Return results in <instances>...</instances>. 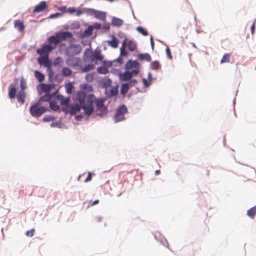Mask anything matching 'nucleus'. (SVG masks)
Listing matches in <instances>:
<instances>
[{
	"label": "nucleus",
	"instance_id": "f257e3e1",
	"mask_svg": "<svg viewBox=\"0 0 256 256\" xmlns=\"http://www.w3.org/2000/svg\"><path fill=\"white\" fill-rule=\"evenodd\" d=\"M126 68L128 70L120 75L121 80L124 81L130 80L138 73L139 63L136 60H129L126 64Z\"/></svg>",
	"mask_w": 256,
	"mask_h": 256
},
{
	"label": "nucleus",
	"instance_id": "f03ea898",
	"mask_svg": "<svg viewBox=\"0 0 256 256\" xmlns=\"http://www.w3.org/2000/svg\"><path fill=\"white\" fill-rule=\"evenodd\" d=\"M104 100L103 98H98L94 100L96 114L98 116H102L108 112V108L104 106Z\"/></svg>",
	"mask_w": 256,
	"mask_h": 256
},
{
	"label": "nucleus",
	"instance_id": "7ed1b4c3",
	"mask_svg": "<svg viewBox=\"0 0 256 256\" xmlns=\"http://www.w3.org/2000/svg\"><path fill=\"white\" fill-rule=\"evenodd\" d=\"M41 104L38 102L32 104L30 108V112L31 115L34 117H40L42 114L47 110V108L44 106H40Z\"/></svg>",
	"mask_w": 256,
	"mask_h": 256
},
{
	"label": "nucleus",
	"instance_id": "20e7f679",
	"mask_svg": "<svg viewBox=\"0 0 256 256\" xmlns=\"http://www.w3.org/2000/svg\"><path fill=\"white\" fill-rule=\"evenodd\" d=\"M128 109L124 105L120 106L116 110L114 116L115 122H119L125 119L124 114L127 113Z\"/></svg>",
	"mask_w": 256,
	"mask_h": 256
},
{
	"label": "nucleus",
	"instance_id": "39448f33",
	"mask_svg": "<svg viewBox=\"0 0 256 256\" xmlns=\"http://www.w3.org/2000/svg\"><path fill=\"white\" fill-rule=\"evenodd\" d=\"M84 102V99L82 98L80 100L81 108L86 115L90 116L94 111L93 102L92 100L88 101L86 103Z\"/></svg>",
	"mask_w": 256,
	"mask_h": 256
},
{
	"label": "nucleus",
	"instance_id": "423d86ee",
	"mask_svg": "<svg viewBox=\"0 0 256 256\" xmlns=\"http://www.w3.org/2000/svg\"><path fill=\"white\" fill-rule=\"evenodd\" d=\"M82 50V47L80 44H71L66 50V54L68 56H73L80 54Z\"/></svg>",
	"mask_w": 256,
	"mask_h": 256
},
{
	"label": "nucleus",
	"instance_id": "0eeeda50",
	"mask_svg": "<svg viewBox=\"0 0 256 256\" xmlns=\"http://www.w3.org/2000/svg\"><path fill=\"white\" fill-rule=\"evenodd\" d=\"M38 62L40 65L50 70L52 66V62L48 59V56H41L38 58Z\"/></svg>",
	"mask_w": 256,
	"mask_h": 256
},
{
	"label": "nucleus",
	"instance_id": "6e6552de",
	"mask_svg": "<svg viewBox=\"0 0 256 256\" xmlns=\"http://www.w3.org/2000/svg\"><path fill=\"white\" fill-rule=\"evenodd\" d=\"M53 50L52 46L49 44H45L41 48L38 49L36 52L41 56H48V54Z\"/></svg>",
	"mask_w": 256,
	"mask_h": 256
},
{
	"label": "nucleus",
	"instance_id": "1a4fd4ad",
	"mask_svg": "<svg viewBox=\"0 0 256 256\" xmlns=\"http://www.w3.org/2000/svg\"><path fill=\"white\" fill-rule=\"evenodd\" d=\"M83 59L86 62H93L94 61V52H92L90 48L86 49L84 55Z\"/></svg>",
	"mask_w": 256,
	"mask_h": 256
},
{
	"label": "nucleus",
	"instance_id": "9d476101",
	"mask_svg": "<svg viewBox=\"0 0 256 256\" xmlns=\"http://www.w3.org/2000/svg\"><path fill=\"white\" fill-rule=\"evenodd\" d=\"M56 34L60 42L72 37V34L69 32H60Z\"/></svg>",
	"mask_w": 256,
	"mask_h": 256
},
{
	"label": "nucleus",
	"instance_id": "9b49d317",
	"mask_svg": "<svg viewBox=\"0 0 256 256\" xmlns=\"http://www.w3.org/2000/svg\"><path fill=\"white\" fill-rule=\"evenodd\" d=\"M48 44L52 46L54 49L60 41L56 34L54 36H52L48 38Z\"/></svg>",
	"mask_w": 256,
	"mask_h": 256
},
{
	"label": "nucleus",
	"instance_id": "f8f14e48",
	"mask_svg": "<svg viewBox=\"0 0 256 256\" xmlns=\"http://www.w3.org/2000/svg\"><path fill=\"white\" fill-rule=\"evenodd\" d=\"M80 62V59L78 58H69L66 60V64L72 67L78 66Z\"/></svg>",
	"mask_w": 256,
	"mask_h": 256
},
{
	"label": "nucleus",
	"instance_id": "ddd939ff",
	"mask_svg": "<svg viewBox=\"0 0 256 256\" xmlns=\"http://www.w3.org/2000/svg\"><path fill=\"white\" fill-rule=\"evenodd\" d=\"M14 27L18 29L20 32H23L24 30V22L20 20H15L14 22Z\"/></svg>",
	"mask_w": 256,
	"mask_h": 256
},
{
	"label": "nucleus",
	"instance_id": "4468645a",
	"mask_svg": "<svg viewBox=\"0 0 256 256\" xmlns=\"http://www.w3.org/2000/svg\"><path fill=\"white\" fill-rule=\"evenodd\" d=\"M47 6L46 4L44 1L41 2L36 6L33 10L34 13L39 12L43 10Z\"/></svg>",
	"mask_w": 256,
	"mask_h": 256
},
{
	"label": "nucleus",
	"instance_id": "2eb2a0df",
	"mask_svg": "<svg viewBox=\"0 0 256 256\" xmlns=\"http://www.w3.org/2000/svg\"><path fill=\"white\" fill-rule=\"evenodd\" d=\"M112 40H111L107 41V43L112 48H117L118 46V40L114 36H112Z\"/></svg>",
	"mask_w": 256,
	"mask_h": 256
},
{
	"label": "nucleus",
	"instance_id": "dca6fc26",
	"mask_svg": "<svg viewBox=\"0 0 256 256\" xmlns=\"http://www.w3.org/2000/svg\"><path fill=\"white\" fill-rule=\"evenodd\" d=\"M16 89L12 84H10L8 88V96L10 98H14L16 96Z\"/></svg>",
	"mask_w": 256,
	"mask_h": 256
},
{
	"label": "nucleus",
	"instance_id": "f3484780",
	"mask_svg": "<svg viewBox=\"0 0 256 256\" xmlns=\"http://www.w3.org/2000/svg\"><path fill=\"white\" fill-rule=\"evenodd\" d=\"M95 18L98 19L104 20L106 19V14L105 12L96 10L94 14V15Z\"/></svg>",
	"mask_w": 256,
	"mask_h": 256
},
{
	"label": "nucleus",
	"instance_id": "a211bd4d",
	"mask_svg": "<svg viewBox=\"0 0 256 256\" xmlns=\"http://www.w3.org/2000/svg\"><path fill=\"white\" fill-rule=\"evenodd\" d=\"M123 24V20L119 18L114 17L112 20V24L115 26H120Z\"/></svg>",
	"mask_w": 256,
	"mask_h": 256
},
{
	"label": "nucleus",
	"instance_id": "6ab92c4d",
	"mask_svg": "<svg viewBox=\"0 0 256 256\" xmlns=\"http://www.w3.org/2000/svg\"><path fill=\"white\" fill-rule=\"evenodd\" d=\"M57 100L60 102L62 105H68L70 102V98H64L62 95L58 96Z\"/></svg>",
	"mask_w": 256,
	"mask_h": 256
},
{
	"label": "nucleus",
	"instance_id": "aec40b11",
	"mask_svg": "<svg viewBox=\"0 0 256 256\" xmlns=\"http://www.w3.org/2000/svg\"><path fill=\"white\" fill-rule=\"evenodd\" d=\"M26 98L25 92L24 90H20L18 92L17 99L18 102L23 104Z\"/></svg>",
	"mask_w": 256,
	"mask_h": 256
},
{
	"label": "nucleus",
	"instance_id": "412c9836",
	"mask_svg": "<svg viewBox=\"0 0 256 256\" xmlns=\"http://www.w3.org/2000/svg\"><path fill=\"white\" fill-rule=\"evenodd\" d=\"M138 59L140 60H146L148 62L151 61V56L148 53L140 54L138 56Z\"/></svg>",
	"mask_w": 256,
	"mask_h": 256
},
{
	"label": "nucleus",
	"instance_id": "4be33fe9",
	"mask_svg": "<svg viewBox=\"0 0 256 256\" xmlns=\"http://www.w3.org/2000/svg\"><path fill=\"white\" fill-rule=\"evenodd\" d=\"M94 67H95L94 64H90L86 65L84 67H81L80 70L82 72H86L90 70H94Z\"/></svg>",
	"mask_w": 256,
	"mask_h": 256
},
{
	"label": "nucleus",
	"instance_id": "5701e85b",
	"mask_svg": "<svg viewBox=\"0 0 256 256\" xmlns=\"http://www.w3.org/2000/svg\"><path fill=\"white\" fill-rule=\"evenodd\" d=\"M80 108H82L80 105L79 106L78 104L73 105L70 107V113L72 114H75L76 112L80 111Z\"/></svg>",
	"mask_w": 256,
	"mask_h": 256
},
{
	"label": "nucleus",
	"instance_id": "b1692460",
	"mask_svg": "<svg viewBox=\"0 0 256 256\" xmlns=\"http://www.w3.org/2000/svg\"><path fill=\"white\" fill-rule=\"evenodd\" d=\"M34 76L40 82H42L44 80V74L38 70L34 72Z\"/></svg>",
	"mask_w": 256,
	"mask_h": 256
},
{
	"label": "nucleus",
	"instance_id": "393cba45",
	"mask_svg": "<svg viewBox=\"0 0 256 256\" xmlns=\"http://www.w3.org/2000/svg\"><path fill=\"white\" fill-rule=\"evenodd\" d=\"M256 214V206L252 208L247 211V215L252 218H254Z\"/></svg>",
	"mask_w": 256,
	"mask_h": 256
},
{
	"label": "nucleus",
	"instance_id": "a878e982",
	"mask_svg": "<svg viewBox=\"0 0 256 256\" xmlns=\"http://www.w3.org/2000/svg\"><path fill=\"white\" fill-rule=\"evenodd\" d=\"M41 88L42 91L47 94H50L49 92L52 88V86L50 84H42Z\"/></svg>",
	"mask_w": 256,
	"mask_h": 256
},
{
	"label": "nucleus",
	"instance_id": "bb28decb",
	"mask_svg": "<svg viewBox=\"0 0 256 256\" xmlns=\"http://www.w3.org/2000/svg\"><path fill=\"white\" fill-rule=\"evenodd\" d=\"M52 98V96L50 94H46L42 96L38 100L40 104L42 102H50Z\"/></svg>",
	"mask_w": 256,
	"mask_h": 256
},
{
	"label": "nucleus",
	"instance_id": "cd10ccee",
	"mask_svg": "<svg viewBox=\"0 0 256 256\" xmlns=\"http://www.w3.org/2000/svg\"><path fill=\"white\" fill-rule=\"evenodd\" d=\"M129 86L128 84L127 83L123 84L121 86V90H120V92L122 94H126L128 90H129Z\"/></svg>",
	"mask_w": 256,
	"mask_h": 256
},
{
	"label": "nucleus",
	"instance_id": "c85d7f7f",
	"mask_svg": "<svg viewBox=\"0 0 256 256\" xmlns=\"http://www.w3.org/2000/svg\"><path fill=\"white\" fill-rule=\"evenodd\" d=\"M94 60H102L103 59V56L101 54L100 50H95L94 52Z\"/></svg>",
	"mask_w": 256,
	"mask_h": 256
},
{
	"label": "nucleus",
	"instance_id": "c756f323",
	"mask_svg": "<svg viewBox=\"0 0 256 256\" xmlns=\"http://www.w3.org/2000/svg\"><path fill=\"white\" fill-rule=\"evenodd\" d=\"M62 74L64 76H68L72 74V71L67 67H64L62 70Z\"/></svg>",
	"mask_w": 256,
	"mask_h": 256
},
{
	"label": "nucleus",
	"instance_id": "7c9ffc66",
	"mask_svg": "<svg viewBox=\"0 0 256 256\" xmlns=\"http://www.w3.org/2000/svg\"><path fill=\"white\" fill-rule=\"evenodd\" d=\"M126 40L125 39L122 44V46L120 48V55L122 56H126L127 55V52L125 50L126 45Z\"/></svg>",
	"mask_w": 256,
	"mask_h": 256
},
{
	"label": "nucleus",
	"instance_id": "2f4dec72",
	"mask_svg": "<svg viewBox=\"0 0 256 256\" xmlns=\"http://www.w3.org/2000/svg\"><path fill=\"white\" fill-rule=\"evenodd\" d=\"M128 45L130 51H134L136 48V44L134 41L130 40L128 42Z\"/></svg>",
	"mask_w": 256,
	"mask_h": 256
},
{
	"label": "nucleus",
	"instance_id": "473e14b6",
	"mask_svg": "<svg viewBox=\"0 0 256 256\" xmlns=\"http://www.w3.org/2000/svg\"><path fill=\"white\" fill-rule=\"evenodd\" d=\"M230 54H224L220 60V63L229 62H230Z\"/></svg>",
	"mask_w": 256,
	"mask_h": 256
},
{
	"label": "nucleus",
	"instance_id": "72a5a7b5",
	"mask_svg": "<svg viewBox=\"0 0 256 256\" xmlns=\"http://www.w3.org/2000/svg\"><path fill=\"white\" fill-rule=\"evenodd\" d=\"M50 107L54 111H58L60 110V106L54 102H50Z\"/></svg>",
	"mask_w": 256,
	"mask_h": 256
},
{
	"label": "nucleus",
	"instance_id": "f704fd0d",
	"mask_svg": "<svg viewBox=\"0 0 256 256\" xmlns=\"http://www.w3.org/2000/svg\"><path fill=\"white\" fill-rule=\"evenodd\" d=\"M97 72L99 74H106L108 72V70L106 67L100 66L97 68Z\"/></svg>",
	"mask_w": 256,
	"mask_h": 256
},
{
	"label": "nucleus",
	"instance_id": "c9c22d12",
	"mask_svg": "<svg viewBox=\"0 0 256 256\" xmlns=\"http://www.w3.org/2000/svg\"><path fill=\"white\" fill-rule=\"evenodd\" d=\"M136 30L144 36H146L148 35V32L147 30L142 27L138 26Z\"/></svg>",
	"mask_w": 256,
	"mask_h": 256
},
{
	"label": "nucleus",
	"instance_id": "e433bc0d",
	"mask_svg": "<svg viewBox=\"0 0 256 256\" xmlns=\"http://www.w3.org/2000/svg\"><path fill=\"white\" fill-rule=\"evenodd\" d=\"M152 66L154 70H158L160 68V64L158 62L154 61L152 64Z\"/></svg>",
	"mask_w": 256,
	"mask_h": 256
},
{
	"label": "nucleus",
	"instance_id": "4c0bfd02",
	"mask_svg": "<svg viewBox=\"0 0 256 256\" xmlns=\"http://www.w3.org/2000/svg\"><path fill=\"white\" fill-rule=\"evenodd\" d=\"M26 84L24 80L22 78L20 80V88L21 90H24L26 88Z\"/></svg>",
	"mask_w": 256,
	"mask_h": 256
},
{
	"label": "nucleus",
	"instance_id": "58836bf2",
	"mask_svg": "<svg viewBox=\"0 0 256 256\" xmlns=\"http://www.w3.org/2000/svg\"><path fill=\"white\" fill-rule=\"evenodd\" d=\"M55 119H56V118L53 116H46L44 118L43 120L44 122H50V121L54 120Z\"/></svg>",
	"mask_w": 256,
	"mask_h": 256
},
{
	"label": "nucleus",
	"instance_id": "ea45409f",
	"mask_svg": "<svg viewBox=\"0 0 256 256\" xmlns=\"http://www.w3.org/2000/svg\"><path fill=\"white\" fill-rule=\"evenodd\" d=\"M66 88L67 92L68 94H70L73 88L72 84H68L66 86Z\"/></svg>",
	"mask_w": 256,
	"mask_h": 256
},
{
	"label": "nucleus",
	"instance_id": "a19ab883",
	"mask_svg": "<svg viewBox=\"0 0 256 256\" xmlns=\"http://www.w3.org/2000/svg\"><path fill=\"white\" fill-rule=\"evenodd\" d=\"M166 51L168 58L170 60H172V55L170 49L169 48L168 46H167Z\"/></svg>",
	"mask_w": 256,
	"mask_h": 256
},
{
	"label": "nucleus",
	"instance_id": "79ce46f5",
	"mask_svg": "<svg viewBox=\"0 0 256 256\" xmlns=\"http://www.w3.org/2000/svg\"><path fill=\"white\" fill-rule=\"evenodd\" d=\"M86 79L88 82H91L94 80V76L92 74H88L86 76Z\"/></svg>",
	"mask_w": 256,
	"mask_h": 256
},
{
	"label": "nucleus",
	"instance_id": "37998d69",
	"mask_svg": "<svg viewBox=\"0 0 256 256\" xmlns=\"http://www.w3.org/2000/svg\"><path fill=\"white\" fill-rule=\"evenodd\" d=\"M84 10H85L86 13L89 14L90 15H92V16L94 15V12H96L95 10H94L92 8H86V9L84 8Z\"/></svg>",
	"mask_w": 256,
	"mask_h": 256
},
{
	"label": "nucleus",
	"instance_id": "c03bdc74",
	"mask_svg": "<svg viewBox=\"0 0 256 256\" xmlns=\"http://www.w3.org/2000/svg\"><path fill=\"white\" fill-rule=\"evenodd\" d=\"M98 202H99V200H96L92 202V201H89L88 202V208L92 206H93L98 204Z\"/></svg>",
	"mask_w": 256,
	"mask_h": 256
},
{
	"label": "nucleus",
	"instance_id": "a18cd8bd",
	"mask_svg": "<svg viewBox=\"0 0 256 256\" xmlns=\"http://www.w3.org/2000/svg\"><path fill=\"white\" fill-rule=\"evenodd\" d=\"M34 229H31L30 230L27 231L26 234L27 236L32 237L34 236Z\"/></svg>",
	"mask_w": 256,
	"mask_h": 256
},
{
	"label": "nucleus",
	"instance_id": "49530a36",
	"mask_svg": "<svg viewBox=\"0 0 256 256\" xmlns=\"http://www.w3.org/2000/svg\"><path fill=\"white\" fill-rule=\"evenodd\" d=\"M62 61H63L62 59L61 58L58 57L55 59L54 64V65L56 66V65H57V64L62 62Z\"/></svg>",
	"mask_w": 256,
	"mask_h": 256
},
{
	"label": "nucleus",
	"instance_id": "de8ad7c7",
	"mask_svg": "<svg viewBox=\"0 0 256 256\" xmlns=\"http://www.w3.org/2000/svg\"><path fill=\"white\" fill-rule=\"evenodd\" d=\"M256 24V18L254 20L253 24L250 27V32H251V34H253L254 33Z\"/></svg>",
	"mask_w": 256,
	"mask_h": 256
},
{
	"label": "nucleus",
	"instance_id": "09e8293b",
	"mask_svg": "<svg viewBox=\"0 0 256 256\" xmlns=\"http://www.w3.org/2000/svg\"><path fill=\"white\" fill-rule=\"evenodd\" d=\"M92 29H93V28L92 26H89L88 29H86L84 30V34H87L88 35L91 34Z\"/></svg>",
	"mask_w": 256,
	"mask_h": 256
},
{
	"label": "nucleus",
	"instance_id": "8fccbe9b",
	"mask_svg": "<svg viewBox=\"0 0 256 256\" xmlns=\"http://www.w3.org/2000/svg\"><path fill=\"white\" fill-rule=\"evenodd\" d=\"M62 15V14L57 12V13H55L54 14H50L49 18H56L59 17V16H61Z\"/></svg>",
	"mask_w": 256,
	"mask_h": 256
},
{
	"label": "nucleus",
	"instance_id": "3c124183",
	"mask_svg": "<svg viewBox=\"0 0 256 256\" xmlns=\"http://www.w3.org/2000/svg\"><path fill=\"white\" fill-rule=\"evenodd\" d=\"M137 82L136 80H135L134 79H132V80H131L128 83V86H134L136 85V84Z\"/></svg>",
	"mask_w": 256,
	"mask_h": 256
},
{
	"label": "nucleus",
	"instance_id": "603ef678",
	"mask_svg": "<svg viewBox=\"0 0 256 256\" xmlns=\"http://www.w3.org/2000/svg\"><path fill=\"white\" fill-rule=\"evenodd\" d=\"M76 15L77 16H80L83 13H84L85 12V10H84V9L82 10H76Z\"/></svg>",
	"mask_w": 256,
	"mask_h": 256
},
{
	"label": "nucleus",
	"instance_id": "864d4df0",
	"mask_svg": "<svg viewBox=\"0 0 256 256\" xmlns=\"http://www.w3.org/2000/svg\"><path fill=\"white\" fill-rule=\"evenodd\" d=\"M118 93L117 89L112 88L110 90V94L112 96H116Z\"/></svg>",
	"mask_w": 256,
	"mask_h": 256
},
{
	"label": "nucleus",
	"instance_id": "5fc2aeb1",
	"mask_svg": "<svg viewBox=\"0 0 256 256\" xmlns=\"http://www.w3.org/2000/svg\"><path fill=\"white\" fill-rule=\"evenodd\" d=\"M76 12V9L74 8H69L66 10V12L70 14H72Z\"/></svg>",
	"mask_w": 256,
	"mask_h": 256
},
{
	"label": "nucleus",
	"instance_id": "6e6d98bb",
	"mask_svg": "<svg viewBox=\"0 0 256 256\" xmlns=\"http://www.w3.org/2000/svg\"><path fill=\"white\" fill-rule=\"evenodd\" d=\"M91 180H92V173L90 172H88V176L86 178V179L85 180L84 182H88Z\"/></svg>",
	"mask_w": 256,
	"mask_h": 256
},
{
	"label": "nucleus",
	"instance_id": "4d7b16f0",
	"mask_svg": "<svg viewBox=\"0 0 256 256\" xmlns=\"http://www.w3.org/2000/svg\"><path fill=\"white\" fill-rule=\"evenodd\" d=\"M150 45L152 46V50H154V42L153 38H152V36H151V37H150Z\"/></svg>",
	"mask_w": 256,
	"mask_h": 256
},
{
	"label": "nucleus",
	"instance_id": "13d9d810",
	"mask_svg": "<svg viewBox=\"0 0 256 256\" xmlns=\"http://www.w3.org/2000/svg\"><path fill=\"white\" fill-rule=\"evenodd\" d=\"M58 10L60 11H61L62 12H63V13L66 12V6L60 7V8H58Z\"/></svg>",
	"mask_w": 256,
	"mask_h": 256
},
{
	"label": "nucleus",
	"instance_id": "bf43d9fd",
	"mask_svg": "<svg viewBox=\"0 0 256 256\" xmlns=\"http://www.w3.org/2000/svg\"><path fill=\"white\" fill-rule=\"evenodd\" d=\"M95 28L100 29L101 28V24L98 23H96L94 24Z\"/></svg>",
	"mask_w": 256,
	"mask_h": 256
},
{
	"label": "nucleus",
	"instance_id": "052dcab7",
	"mask_svg": "<svg viewBox=\"0 0 256 256\" xmlns=\"http://www.w3.org/2000/svg\"><path fill=\"white\" fill-rule=\"evenodd\" d=\"M96 220H97L98 222H101V220H102V218H100V217H97V218H96Z\"/></svg>",
	"mask_w": 256,
	"mask_h": 256
},
{
	"label": "nucleus",
	"instance_id": "680f3d73",
	"mask_svg": "<svg viewBox=\"0 0 256 256\" xmlns=\"http://www.w3.org/2000/svg\"><path fill=\"white\" fill-rule=\"evenodd\" d=\"M160 170H156L155 172V174L156 175H158V174H160Z\"/></svg>",
	"mask_w": 256,
	"mask_h": 256
},
{
	"label": "nucleus",
	"instance_id": "e2e57ef3",
	"mask_svg": "<svg viewBox=\"0 0 256 256\" xmlns=\"http://www.w3.org/2000/svg\"><path fill=\"white\" fill-rule=\"evenodd\" d=\"M143 82H144V84H146V79H144V80H143Z\"/></svg>",
	"mask_w": 256,
	"mask_h": 256
},
{
	"label": "nucleus",
	"instance_id": "0e129e2a",
	"mask_svg": "<svg viewBox=\"0 0 256 256\" xmlns=\"http://www.w3.org/2000/svg\"><path fill=\"white\" fill-rule=\"evenodd\" d=\"M106 29L108 30V29L110 28V26H107V27H106Z\"/></svg>",
	"mask_w": 256,
	"mask_h": 256
}]
</instances>
